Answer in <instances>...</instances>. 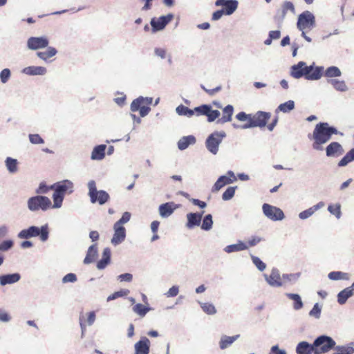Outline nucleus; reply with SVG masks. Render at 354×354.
<instances>
[{
    "mask_svg": "<svg viewBox=\"0 0 354 354\" xmlns=\"http://www.w3.org/2000/svg\"><path fill=\"white\" fill-rule=\"evenodd\" d=\"M21 278V276L18 273L9 274L0 276V284L1 286H6L7 284H11L17 282Z\"/></svg>",
    "mask_w": 354,
    "mask_h": 354,
    "instance_id": "25",
    "label": "nucleus"
},
{
    "mask_svg": "<svg viewBox=\"0 0 354 354\" xmlns=\"http://www.w3.org/2000/svg\"><path fill=\"white\" fill-rule=\"evenodd\" d=\"M209 105L203 104L200 106L196 107L194 111L196 115H206L209 111Z\"/></svg>",
    "mask_w": 354,
    "mask_h": 354,
    "instance_id": "52",
    "label": "nucleus"
},
{
    "mask_svg": "<svg viewBox=\"0 0 354 354\" xmlns=\"http://www.w3.org/2000/svg\"><path fill=\"white\" fill-rule=\"evenodd\" d=\"M309 314L310 316H313L316 318H319L320 317L321 308L319 306L318 304L314 305Z\"/></svg>",
    "mask_w": 354,
    "mask_h": 354,
    "instance_id": "59",
    "label": "nucleus"
},
{
    "mask_svg": "<svg viewBox=\"0 0 354 354\" xmlns=\"http://www.w3.org/2000/svg\"><path fill=\"white\" fill-rule=\"evenodd\" d=\"M6 164L10 172L14 173L17 171V161L16 159L8 157L6 160Z\"/></svg>",
    "mask_w": 354,
    "mask_h": 354,
    "instance_id": "44",
    "label": "nucleus"
},
{
    "mask_svg": "<svg viewBox=\"0 0 354 354\" xmlns=\"http://www.w3.org/2000/svg\"><path fill=\"white\" fill-rule=\"evenodd\" d=\"M269 354H286V352L284 350L279 349L277 345L273 346L271 348L270 352Z\"/></svg>",
    "mask_w": 354,
    "mask_h": 354,
    "instance_id": "64",
    "label": "nucleus"
},
{
    "mask_svg": "<svg viewBox=\"0 0 354 354\" xmlns=\"http://www.w3.org/2000/svg\"><path fill=\"white\" fill-rule=\"evenodd\" d=\"M315 354H323L335 347V342L328 336L321 335L313 342Z\"/></svg>",
    "mask_w": 354,
    "mask_h": 354,
    "instance_id": "5",
    "label": "nucleus"
},
{
    "mask_svg": "<svg viewBox=\"0 0 354 354\" xmlns=\"http://www.w3.org/2000/svg\"><path fill=\"white\" fill-rule=\"evenodd\" d=\"M288 10H290L291 12H295V6L292 2L286 1V2H284V3L282 6V11H281L282 18H283L286 16V15Z\"/></svg>",
    "mask_w": 354,
    "mask_h": 354,
    "instance_id": "50",
    "label": "nucleus"
},
{
    "mask_svg": "<svg viewBox=\"0 0 354 354\" xmlns=\"http://www.w3.org/2000/svg\"><path fill=\"white\" fill-rule=\"evenodd\" d=\"M212 216L211 214H207L203 220L201 228L204 230H209L212 227Z\"/></svg>",
    "mask_w": 354,
    "mask_h": 354,
    "instance_id": "46",
    "label": "nucleus"
},
{
    "mask_svg": "<svg viewBox=\"0 0 354 354\" xmlns=\"http://www.w3.org/2000/svg\"><path fill=\"white\" fill-rule=\"evenodd\" d=\"M295 109V102L293 100H288L283 104H281L277 111H280L283 113H288Z\"/></svg>",
    "mask_w": 354,
    "mask_h": 354,
    "instance_id": "39",
    "label": "nucleus"
},
{
    "mask_svg": "<svg viewBox=\"0 0 354 354\" xmlns=\"http://www.w3.org/2000/svg\"><path fill=\"white\" fill-rule=\"evenodd\" d=\"M328 278L331 280H348L349 279V274L346 272L341 271H333L328 274Z\"/></svg>",
    "mask_w": 354,
    "mask_h": 354,
    "instance_id": "35",
    "label": "nucleus"
},
{
    "mask_svg": "<svg viewBox=\"0 0 354 354\" xmlns=\"http://www.w3.org/2000/svg\"><path fill=\"white\" fill-rule=\"evenodd\" d=\"M308 73L305 74V77L307 80H319L323 75V67H315L310 66L307 67Z\"/></svg>",
    "mask_w": 354,
    "mask_h": 354,
    "instance_id": "21",
    "label": "nucleus"
},
{
    "mask_svg": "<svg viewBox=\"0 0 354 354\" xmlns=\"http://www.w3.org/2000/svg\"><path fill=\"white\" fill-rule=\"evenodd\" d=\"M318 209V206H313L299 213V216L301 219H306L312 216L315 211Z\"/></svg>",
    "mask_w": 354,
    "mask_h": 354,
    "instance_id": "48",
    "label": "nucleus"
},
{
    "mask_svg": "<svg viewBox=\"0 0 354 354\" xmlns=\"http://www.w3.org/2000/svg\"><path fill=\"white\" fill-rule=\"evenodd\" d=\"M97 255V244H93L88 248L86 256L84 260V263L85 264H88V263L93 262L95 260Z\"/></svg>",
    "mask_w": 354,
    "mask_h": 354,
    "instance_id": "27",
    "label": "nucleus"
},
{
    "mask_svg": "<svg viewBox=\"0 0 354 354\" xmlns=\"http://www.w3.org/2000/svg\"><path fill=\"white\" fill-rule=\"evenodd\" d=\"M176 112L178 114L180 115H187L188 117H191L194 114V111L189 109L188 107L184 105H179L176 108Z\"/></svg>",
    "mask_w": 354,
    "mask_h": 354,
    "instance_id": "43",
    "label": "nucleus"
},
{
    "mask_svg": "<svg viewBox=\"0 0 354 354\" xmlns=\"http://www.w3.org/2000/svg\"><path fill=\"white\" fill-rule=\"evenodd\" d=\"M174 15L168 14L165 16H161L158 18L153 17L151 20V26L153 32L163 30L165 26L173 19Z\"/></svg>",
    "mask_w": 354,
    "mask_h": 354,
    "instance_id": "12",
    "label": "nucleus"
},
{
    "mask_svg": "<svg viewBox=\"0 0 354 354\" xmlns=\"http://www.w3.org/2000/svg\"><path fill=\"white\" fill-rule=\"evenodd\" d=\"M296 352L297 354H315L314 345L306 342H301L297 346Z\"/></svg>",
    "mask_w": 354,
    "mask_h": 354,
    "instance_id": "23",
    "label": "nucleus"
},
{
    "mask_svg": "<svg viewBox=\"0 0 354 354\" xmlns=\"http://www.w3.org/2000/svg\"><path fill=\"white\" fill-rule=\"evenodd\" d=\"M151 102V100L148 101L147 99H145L142 97H138L131 102V111L133 112L139 111L140 116L145 117L151 110L147 106V104H150Z\"/></svg>",
    "mask_w": 354,
    "mask_h": 354,
    "instance_id": "10",
    "label": "nucleus"
},
{
    "mask_svg": "<svg viewBox=\"0 0 354 354\" xmlns=\"http://www.w3.org/2000/svg\"><path fill=\"white\" fill-rule=\"evenodd\" d=\"M196 142V138L194 136H184L178 142V147L180 150L187 149L189 145Z\"/></svg>",
    "mask_w": 354,
    "mask_h": 354,
    "instance_id": "29",
    "label": "nucleus"
},
{
    "mask_svg": "<svg viewBox=\"0 0 354 354\" xmlns=\"http://www.w3.org/2000/svg\"><path fill=\"white\" fill-rule=\"evenodd\" d=\"M131 218V214L128 212H125L121 218L118 221L115 223L116 224H118L119 223V225H122L123 224L127 223Z\"/></svg>",
    "mask_w": 354,
    "mask_h": 354,
    "instance_id": "60",
    "label": "nucleus"
},
{
    "mask_svg": "<svg viewBox=\"0 0 354 354\" xmlns=\"http://www.w3.org/2000/svg\"><path fill=\"white\" fill-rule=\"evenodd\" d=\"M207 112V117L209 122L214 121L220 115V112L218 110H212L210 106Z\"/></svg>",
    "mask_w": 354,
    "mask_h": 354,
    "instance_id": "54",
    "label": "nucleus"
},
{
    "mask_svg": "<svg viewBox=\"0 0 354 354\" xmlns=\"http://www.w3.org/2000/svg\"><path fill=\"white\" fill-rule=\"evenodd\" d=\"M342 73L337 66H330L324 72V75L327 77H335L341 76Z\"/></svg>",
    "mask_w": 354,
    "mask_h": 354,
    "instance_id": "41",
    "label": "nucleus"
},
{
    "mask_svg": "<svg viewBox=\"0 0 354 354\" xmlns=\"http://www.w3.org/2000/svg\"><path fill=\"white\" fill-rule=\"evenodd\" d=\"M13 245L12 241H4L0 244V251H6L11 248Z\"/></svg>",
    "mask_w": 354,
    "mask_h": 354,
    "instance_id": "62",
    "label": "nucleus"
},
{
    "mask_svg": "<svg viewBox=\"0 0 354 354\" xmlns=\"http://www.w3.org/2000/svg\"><path fill=\"white\" fill-rule=\"evenodd\" d=\"M354 160V148L351 149L341 160L339 162L338 165L343 167L346 165L350 162Z\"/></svg>",
    "mask_w": 354,
    "mask_h": 354,
    "instance_id": "40",
    "label": "nucleus"
},
{
    "mask_svg": "<svg viewBox=\"0 0 354 354\" xmlns=\"http://www.w3.org/2000/svg\"><path fill=\"white\" fill-rule=\"evenodd\" d=\"M327 156L342 155L344 152L342 145L337 142H333L326 149Z\"/></svg>",
    "mask_w": 354,
    "mask_h": 354,
    "instance_id": "22",
    "label": "nucleus"
},
{
    "mask_svg": "<svg viewBox=\"0 0 354 354\" xmlns=\"http://www.w3.org/2000/svg\"><path fill=\"white\" fill-rule=\"evenodd\" d=\"M267 282L274 287H280L283 285L281 276L277 270L273 269L268 277H266Z\"/></svg>",
    "mask_w": 354,
    "mask_h": 354,
    "instance_id": "20",
    "label": "nucleus"
},
{
    "mask_svg": "<svg viewBox=\"0 0 354 354\" xmlns=\"http://www.w3.org/2000/svg\"><path fill=\"white\" fill-rule=\"evenodd\" d=\"M354 283L351 287L346 288L339 292L337 295V301L339 304H344L347 299L353 294Z\"/></svg>",
    "mask_w": 354,
    "mask_h": 354,
    "instance_id": "24",
    "label": "nucleus"
},
{
    "mask_svg": "<svg viewBox=\"0 0 354 354\" xmlns=\"http://www.w3.org/2000/svg\"><path fill=\"white\" fill-rule=\"evenodd\" d=\"M50 189L54 190L53 207L59 208L62 205L64 196L73 192V183L68 180H64L55 183L50 186Z\"/></svg>",
    "mask_w": 354,
    "mask_h": 354,
    "instance_id": "2",
    "label": "nucleus"
},
{
    "mask_svg": "<svg viewBox=\"0 0 354 354\" xmlns=\"http://www.w3.org/2000/svg\"><path fill=\"white\" fill-rule=\"evenodd\" d=\"M134 354H149L150 351V341L146 337H142L135 344Z\"/></svg>",
    "mask_w": 354,
    "mask_h": 354,
    "instance_id": "17",
    "label": "nucleus"
},
{
    "mask_svg": "<svg viewBox=\"0 0 354 354\" xmlns=\"http://www.w3.org/2000/svg\"><path fill=\"white\" fill-rule=\"evenodd\" d=\"M57 53V50L53 47H48V49L45 51L38 52L37 53V56L44 61H47L50 57L55 55Z\"/></svg>",
    "mask_w": 354,
    "mask_h": 354,
    "instance_id": "34",
    "label": "nucleus"
},
{
    "mask_svg": "<svg viewBox=\"0 0 354 354\" xmlns=\"http://www.w3.org/2000/svg\"><path fill=\"white\" fill-rule=\"evenodd\" d=\"M204 212H202L201 214L197 213H189L187 215V226L189 228L195 226L199 225L201 221L202 216Z\"/></svg>",
    "mask_w": 354,
    "mask_h": 354,
    "instance_id": "26",
    "label": "nucleus"
},
{
    "mask_svg": "<svg viewBox=\"0 0 354 354\" xmlns=\"http://www.w3.org/2000/svg\"><path fill=\"white\" fill-rule=\"evenodd\" d=\"M215 5L216 6H223L225 15H232L238 7V1L236 0H216Z\"/></svg>",
    "mask_w": 354,
    "mask_h": 354,
    "instance_id": "14",
    "label": "nucleus"
},
{
    "mask_svg": "<svg viewBox=\"0 0 354 354\" xmlns=\"http://www.w3.org/2000/svg\"><path fill=\"white\" fill-rule=\"evenodd\" d=\"M354 348L351 346H337L333 354H353Z\"/></svg>",
    "mask_w": 354,
    "mask_h": 354,
    "instance_id": "45",
    "label": "nucleus"
},
{
    "mask_svg": "<svg viewBox=\"0 0 354 354\" xmlns=\"http://www.w3.org/2000/svg\"><path fill=\"white\" fill-rule=\"evenodd\" d=\"M337 133V129L330 127L327 122L317 124L313 133V138L314 140L313 144V149L319 151L322 150V145L326 143L333 134Z\"/></svg>",
    "mask_w": 354,
    "mask_h": 354,
    "instance_id": "1",
    "label": "nucleus"
},
{
    "mask_svg": "<svg viewBox=\"0 0 354 354\" xmlns=\"http://www.w3.org/2000/svg\"><path fill=\"white\" fill-rule=\"evenodd\" d=\"M48 40L46 37H32L28 39L27 46L28 48L32 50H37L39 48H44L48 46Z\"/></svg>",
    "mask_w": 354,
    "mask_h": 354,
    "instance_id": "15",
    "label": "nucleus"
},
{
    "mask_svg": "<svg viewBox=\"0 0 354 354\" xmlns=\"http://www.w3.org/2000/svg\"><path fill=\"white\" fill-rule=\"evenodd\" d=\"M23 73L29 75H44L46 68L43 66H28L23 69Z\"/></svg>",
    "mask_w": 354,
    "mask_h": 354,
    "instance_id": "28",
    "label": "nucleus"
},
{
    "mask_svg": "<svg viewBox=\"0 0 354 354\" xmlns=\"http://www.w3.org/2000/svg\"><path fill=\"white\" fill-rule=\"evenodd\" d=\"M236 118L239 121H247L250 122L251 114H246L245 112H240L236 115Z\"/></svg>",
    "mask_w": 354,
    "mask_h": 354,
    "instance_id": "58",
    "label": "nucleus"
},
{
    "mask_svg": "<svg viewBox=\"0 0 354 354\" xmlns=\"http://www.w3.org/2000/svg\"><path fill=\"white\" fill-rule=\"evenodd\" d=\"M28 207L31 211H38L39 209L45 211L51 207H53L50 200L43 196L30 198L28 201Z\"/></svg>",
    "mask_w": 354,
    "mask_h": 354,
    "instance_id": "7",
    "label": "nucleus"
},
{
    "mask_svg": "<svg viewBox=\"0 0 354 354\" xmlns=\"http://www.w3.org/2000/svg\"><path fill=\"white\" fill-rule=\"evenodd\" d=\"M174 209L173 203H166L160 205L159 212L162 217H167L173 213Z\"/></svg>",
    "mask_w": 354,
    "mask_h": 354,
    "instance_id": "32",
    "label": "nucleus"
},
{
    "mask_svg": "<svg viewBox=\"0 0 354 354\" xmlns=\"http://www.w3.org/2000/svg\"><path fill=\"white\" fill-rule=\"evenodd\" d=\"M236 180L234 173L229 171L227 176H220L212 187V192H217L226 185L230 184Z\"/></svg>",
    "mask_w": 354,
    "mask_h": 354,
    "instance_id": "13",
    "label": "nucleus"
},
{
    "mask_svg": "<svg viewBox=\"0 0 354 354\" xmlns=\"http://www.w3.org/2000/svg\"><path fill=\"white\" fill-rule=\"evenodd\" d=\"M287 297L294 301L293 307L295 310H299L303 307V303L300 296L297 294L288 293Z\"/></svg>",
    "mask_w": 354,
    "mask_h": 354,
    "instance_id": "37",
    "label": "nucleus"
},
{
    "mask_svg": "<svg viewBox=\"0 0 354 354\" xmlns=\"http://www.w3.org/2000/svg\"><path fill=\"white\" fill-rule=\"evenodd\" d=\"M225 136L226 134L224 131H215L212 133L206 140L205 145L207 149L213 154H216L218 151V146Z\"/></svg>",
    "mask_w": 354,
    "mask_h": 354,
    "instance_id": "9",
    "label": "nucleus"
},
{
    "mask_svg": "<svg viewBox=\"0 0 354 354\" xmlns=\"http://www.w3.org/2000/svg\"><path fill=\"white\" fill-rule=\"evenodd\" d=\"M30 142L32 144H43L44 142L43 138L39 134H30Z\"/></svg>",
    "mask_w": 354,
    "mask_h": 354,
    "instance_id": "56",
    "label": "nucleus"
},
{
    "mask_svg": "<svg viewBox=\"0 0 354 354\" xmlns=\"http://www.w3.org/2000/svg\"><path fill=\"white\" fill-rule=\"evenodd\" d=\"M129 292V291L128 290H121L120 291L115 292L108 297L107 301H111L118 297L126 296Z\"/></svg>",
    "mask_w": 354,
    "mask_h": 354,
    "instance_id": "53",
    "label": "nucleus"
},
{
    "mask_svg": "<svg viewBox=\"0 0 354 354\" xmlns=\"http://www.w3.org/2000/svg\"><path fill=\"white\" fill-rule=\"evenodd\" d=\"M297 26L302 32L312 30L315 26V16L310 11L303 12L298 17Z\"/></svg>",
    "mask_w": 354,
    "mask_h": 354,
    "instance_id": "8",
    "label": "nucleus"
},
{
    "mask_svg": "<svg viewBox=\"0 0 354 354\" xmlns=\"http://www.w3.org/2000/svg\"><path fill=\"white\" fill-rule=\"evenodd\" d=\"M253 263L256 266V267L261 271H263L266 268V265L265 263H263L259 257L252 256L251 257Z\"/></svg>",
    "mask_w": 354,
    "mask_h": 354,
    "instance_id": "55",
    "label": "nucleus"
},
{
    "mask_svg": "<svg viewBox=\"0 0 354 354\" xmlns=\"http://www.w3.org/2000/svg\"><path fill=\"white\" fill-rule=\"evenodd\" d=\"M235 189L236 187H229L222 195L223 200H230L234 196Z\"/></svg>",
    "mask_w": 354,
    "mask_h": 354,
    "instance_id": "51",
    "label": "nucleus"
},
{
    "mask_svg": "<svg viewBox=\"0 0 354 354\" xmlns=\"http://www.w3.org/2000/svg\"><path fill=\"white\" fill-rule=\"evenodd\" d=\"M328 82L333 86V87L339 91H345L347 90V86L344 81L337 80H330Z\"/></svg>",
    "mask_w": 354,
    "mask_h": 354,
    "instance_id": "42",
    "label": "nucleus"
},
{
    "mask_svg": "<svg viewBox=\"0 0 354 354\" xmlns=\"http://www.w3.org/2000/svg\"><path fill=\"white\" fill-rule=\"evenodd\" d=\"M307 66L304 62H299L297 64L294 65L291 68V75L295 78H300L305 76L308 73Z\"/></svg>",
    "mask_w": 354,
    "mask_h": 354,
    "instance_id": "19",
    "label": "nucleus"
},
{
    "mask_svg": "<svg viewBox=\"0 0 354 354\" xmlns=\"http://www.w3.org/2000/svg\"><path fill=\"white\" fill-rule=\"evenodd\" d=\"M88 196L92 203H98L104 205L110 198L109 194L104 190H97L96 183L94 180H90L88 183Z\"/></svg>",
    "mask_w": 354,
    "mask_h": 354,
    "instance_id": "3",
    "label": "nucleus"
},
{
    "mask_svg": "<svg viewBox=\"0 0 354 354\" xmlns=\"http://www.w3.org/2000/svg\"><path fill=\"white\" fill-rule=\"evenodd\" d=\"M10 77V71L8 68L3 69L0 73V79L3 83L8 82Z\"/></svg>",
    "mask_w": 354,
    "mask_h": 354,
    "instance_id": "57",
    "label": "nucleus"
},
{
    "mask_svg": "<svg viewBox=\"0 0 354 354\" xmlns=\"http://www.w3.org/2000/svg\"><path fill=\"white\" fill-rule=\"evenodd\" d=\"M248 248V246L247 243H245L242 241H239L236 244L227 245L225 248V251L227 253H230V252H234L245 250Z\"/></svg>",
    "mask_w": 354,
    "mask_h": 354,
    "instance_id": "33",
    "label": "nucleus"
},
{
    "mask_svg": "<svg viewBox=\"0 0 354 354\" xmlns=\"http://www.w3.org/2000/svg\"><path fill=\"white\" fill-rule=\"evenodd\" d=\"M239 337V335L236 336H225L223 338H221L219 346L221 349H225L227 348L229 346H230Z\"/></svg>",
    "mask_w": 354,
    "mask_h": 354,
    "instance_id": "36",
    "label": "nucleus"
},
{
    "mask_svg": "<svg viewBox=\"0 0 354 354\" xmlns=\"http://www.w3.org/2000/svg\"><path fill=\"white\" fill-rule=\"evenodd\" d=\"M201 88L205 91L208 95H214L217 92L220 91L221 90V86H218L212 89H207L203 85H201Z\"/></svg>",
    "mask_w": 354,
    "mask_h": 354,
    "instance_id": "61",
    "label": "nucleus"
},
{
    "mask_svg": "<svg viewBox=\"0 0 354 354\" xmlns=\"http://www.w3.org/2000/svg\"><path fill=\"white\" fill-rule=\"evenodd\" d=\"M234 113V107L232 105H227L223 109L222 118L218 119V122L225 123L232 120V116Z\"/></svg>",
    "mask_w": 354,
    "mask_h": 354,
    "instance_id": "31",
    "label": "nucleus"
},
{
    "mask_svg": "<svg viewBox=\"0 0 354 354\" xmlns=\"http://www.w3.org/2000/svg\"><path fill=\"white\" fill-rule=\"evenodd\" d=\"M262 209L263 214L270 220L281 221L284 218L283 211L279 207L265 203Z\"/></svg>",
    "mask_w": 354,
    "mask_h": 354,
    "instance_id": "11",
    "label": "nucleus"
},
{
    "mask_svg": "<svg viewBox=\"0 0 354 354\" xmlns=\"http://www.w3.org/2000/svg\"><path fill=\"white\" fill-rule=\"evenodd\" d=\"M271 114L268 112L258 111L255 114H251L250 122L243 126V129L252 127H264L270 120Z\"/></svg>",
    "mask_w": 354,
    "mask_h": 354,
    "instance_id": "6",
    "label": "nucleus"
},
{
    "mask_svg": "<svg viewBox=\"0 0 354 354\" xmlns=\"http://www.w3.org/2000/svg\"><path fill=\"white\" fill-rule=\"evenodd\" d=\"M39 236L42 241H45L48 238V231L47 225L42 226L41 228L36 226H31L28 229L21 230L18 236L20 239H28L31 237Z\"/></svg>",
    "mask_w": 354,
    "mask_h": 354,
    "instance_id": "4",
    "label": "nucleus"
},
{
    "mask_svg": "<svg viewBox=\"0 0 354 354\" xmlns=\"http://www.w3.org/2000/svg\"><path fill=\"white\" fill-rule=\"evenodd\" d=\"M106 146L105 145H100L95 147L91 153V159L102 160L105 156V150Z\"/></svg>",
    "mask_w": 354,
    "mask_h": 354,
    "instance_id": "30",
    "label": "nucleus"
},
{
    "mask_svg": "<svg viewBox=\"0 0 354 354\" xmlns=\"http://www.w3.org/2000/svg\"><path fill=\"white\" fill-rule=\"evenodd\" d=\"M201 307L208 315H214L216 313L214 306L210 303H203L201 304Z\"/></svg>",
    "mask_w": 354,
    "mask_h": 354,
    "instance_id": "47",
    "label": "nucleus"
},
{
    "mask_svg": "<svg viewBox=\"0 0 354 354\" xmlns=\"http://www.w3.org/2000/svg\"><path fill=\"white\" fill-rule=\"evenodd\" d=\"M95 319V313L93 311L89 312L84 315L80 316V324L82 328V333L86 330L87 326L92 325Z\"/></svg>",
    "mask_w": 354,
    "mask_h": 354,
    "instance_id": "18",
    "label": "nucleus"
},
{
    "mask_svg": "<svg viewBox=\"0 0 354 354\" xmlns=\"http://www.w3.org/2000/svg\"><path fill=\"white\" fill-rule=\"evenodd\" d=\"M133 310L134 313L143 317L150 310V308L142 304H137L133 306Z\"/></svg>",
    "mask_w": 354,
    "mask_h": 354,
    "instance_id": "38",
    "label": "nucleus"
},
{
    "mask_svg": "<svg viewBox=\"0 0 354 354\" xmlns=\"http://www.w3.org/2000/svg\"><path fill=\"white\" fill-rule=\"evenodd\" d=\"M114 234L111 239V243L114 245H117L121 243L126 237V230L122 225H119L115 223L113 226Z\"/></svg>",
    "mask_w": 354,
    "mask_h": 354,
    "instance_id": "16",
    "label": "nucleus"
},
{
    "mask_svg": "<svg viewBox=\"0 0 354 354\" xmlns=\"http://www.w3.org/2000/svg\"><path fill=\"white\" fill-rule=\"evenodd\" d=\"M341 205L339 204L330 205L328 207V210L332 214L335 215L337 218L341 216Z\"/></svg>",
    "mask_w": 354,
    "mask_h": 354,
    "instance_id": "49",
    "label": "nucleus"
},
{
    "mask_svg": "<svg viewBox=\"0 0 354 354\" xmlns=\"http://www.w3.org/2000/svg\"><path fill=\"white\" fill-rule=\"evenodd\" d=\"M77 281V277L73 273H68L62 279V281L64 283H68V282H75Z\"/></svg>",
    "mask_w": 354,
    "mask_h": 354,
    "instance_id": "63",
    "label": "nucleus"
}]
</instances>
